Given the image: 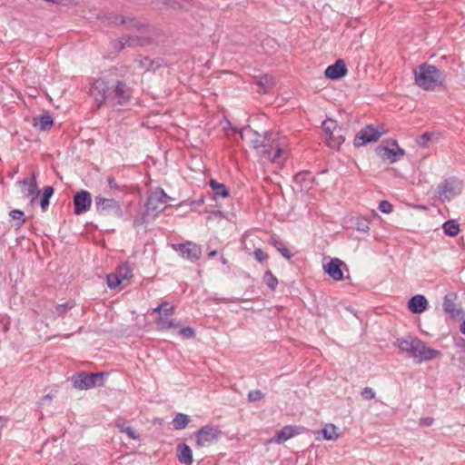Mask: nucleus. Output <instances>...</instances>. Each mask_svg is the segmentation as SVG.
<instances>
[{
    "label": "nucleus",
    "mask_w": 465,
    "mask_h": 465,
    "mask_svg": "<svg viewBox=\"0 0 465 465\" xmlns=\"http://www.w3.org/2000/svg\"><path fill=\"white\" fill-rule=\"evenodd\" d=\"M108 186L112 190H122V187L117 184L114 176L110 175L107 177Z\"/></svg>",
    "instance_id": "obj_52"
},
{
    "label": "nucleus",
    "mask_w": 465,
    "mask_h": 465,
    "mask_svg": "<svg viewBox=\"0 0 465 465\" xmlns=\"http://www.w3.org/2000/svg\"><path fill=\"white\" fill-rule=\"evenodd\" d=\"M355 229L361 232L370 231V221L364 217L359 216L355 220Z\"/></svg>",
    "instance_id": "obj_39"
},
{
    "label": "nucleus",
    "mask_w": 465,
    "mask_h": 465,
    "mask_svg": "<svg viewBox=\"0 0 465 465\" xmlns=\"http://www.w3.org/2000/svg\"><path fill=\"white\" fill-rule=\"evenodd\" d=\"M94 206L99 214L109 215L113 213L118 219L124 221H127L129 219V216H126L123 211L119 202L114 199L95 196Z\"/></svg>",
    "instance_id": "obj_5"
},
{
    "label": "nucleus",
    "mask_w": 465,
    "mask_h": 465,
    "mask_svg": "<svg viewBox=\"0 0 465 465\" xmlns=\"http://www.w3.org/2000/svg\"><path fill=\"white\" fill-rule=\"evenodd\" d=\"M140 66L142 68H145L146 70H149L153 65V61L148 57H143L139 60Z\"/></svg>",
    "instance_id": "obj_51"
},
{
    "label": "nucleus",
    "mask_w": 465,
    "mask_h": 465,
    "mask_svg": "<svg viewBox=\"0 0 465 465\" xmlns=\"http://www.w3.org/2000/svg\"><path fill=\"white\" fill-rule=\"evenodd\" d=\"M209 184L213 189L215 197L221 196L225 198L229 195V190L224 183H219L214 179H211Z\"/></svg>",
    "instance_id": "obj_28"
},
{
    "label": "nucleus",
    "mask_w": 465,
    "mask_h": 465,
    "mask_svg": "<svg viewBox=\"0 0 465 465\" xmlns=\"http://www.w3.org/2000/svg\"><path fill=\"white\" fill-rule=\"evenodd\" d=\"M264 397V394L260 390H252L248 393V401L251 402H254L262 400Z\"/></svg>",
    "instance_id": "obj_45"
},
{
    "label": "nucleus",
    "mask_w": 465,
    "mask_h": 465,
    "mask_svg": "<svg viewBox=\"0 0 465 465\" xmlns=\"http://www.w3.org/2000/svg\"><path fill=\"white\" fill-rule=\"evenodd\" d=\"M379 210L383 213H391L393 210V206L389 201L382 200L379 203Z\"/></svg>",
    "instance_id": "obj_46"
},
{
    "label": "nucleus",
    "mask_w": 465,
    "mask_h": 465,
    "mask_svg": "<svg viewBox=\"0 0 465 465\" xmlns=\"http://www.w3.org/2000/svg\"><path fill=\"white\" fill-rule=\"evenodd\" d=\"M165 306H169V302H164L161 303L160 305H158L157 307L153 309V312L159 313L161 315V314H163V308Z\"/></svg>",
    "instance_id": "obj_57"
},
{
    "label": "nucleus",
    "mask_w": 465,
    "mask_h": 465,
    "mask_svg": "<svg viewBox=\"0 0 465 465\" xmlns=\"http://www.w3.org/2000/svg\"><path fill=\"white\" fill-rule=\"evenodd\" d=\"M75 306V302L74 301L66 302L62 304H58L55 307V317L64 318L66 313Z\"/></svg>",
    "instance_id": "obj_37"
},
{
    "label": "nucleus",
    "mask_w": 465,
    "mask_h": 465,
    "mask_svg": "<svg viewBox=\"0 0 465 465\" xmlns=\"http://www.w3.org/2000/svg\"><path fill=\"white\" fill-rule=\"evenodd\" d=\"M220 260H221V262H222L223 264H227V263H228V260H227L225 257H223V256H222V257L220 258Z\"/></svg>",
    "instance_id": "obj_64"
},
{
    "label": "nucleus",
    "mask_w": 465,
    "mask_h": 465,
    "mask_svg": "<svg viewBox=\"0 0 465 465\" xmlns=\"http://www.w3.org/2000/svg\"><path fill=\"white\" fill-rule=\"evenodd\" d=\"M347 72L345 62L342 59H338L325 69L324 75L330 80H339L345 76Z\"/></svg>",
    "instance_id": "obj_17"
},
{
    "label": "nucleus",
    "mask_w": 465,
    "mask_h": 465,
    "mask_svg": "<svg viewBox=\"0 0 465 465\" xmlns=\"http://www.w3.org/2000/svg\"><path fill=\"white\" fill-rule=\"evenodd\" d=\"M445 234L449 236H456L460 232V224L454 220H449L442 225Z\"/></svg>",
    "instance_id": "obj_33"
},
{
    "label": "nucleus",
    "mask_w": 465,
    "mask_h": 465,
    "mask_svg": "<svg viewBox=\"0 0 465 465\" xmlns=\"http://www.w3.org/2000/svg\"><path fill=\"white\" fill-rule=\"evenodd\" d=\"M253 256L260 262L266 261L268 258L267 254L261 248H256L254 250Z\"/></svg>",
    "instance_id": "obj_48"
},
{
    "label": "nucleus",
    "mask_w": 465,
    "mask_h": 465,
    "mask_svg": "<svg viewBox=\"0 0 465 465\" xmlns=\"http://www.w3.org/2000/svg\"><path fill=\"white\" fill-rule=\"evenodd\" d=\"M10 218L14 221V228L15 231H18L21 229L23 224L26 221V217L25 215V213L22 210L19 209H13L9 212Z\"/></svg>",
    "instance_id": "obj_26"
},
{
    "label": "nucleus",
    "mask_w": 465,
    "mask_h": 465,
    "mask_svg": "<svg viewBox=\"0 0 465 465\" xmlns=\"http://www.w3.org/2000/svg\"><path fill=\"white\" fill-rule=\"evenodd\" d=\"M256 84L263 93H268L273 86V78L268 74H261L255 77Z\"/></svg>",
    "instance_id": "obj_25"
},
{
    "label": "nucleus",
    "mask_w": 465,
    "mask_h": 465,
    "mask_svg": "<svg viewBox=\"0 0 465 465\" xmlns=\"http://www.w3.org/2000/svg\"><path fill=\"white\" fill-rule=\"evenodd\" d=\"M431 134L430 133H424L420 136V140L418 143L420 144L425 145L426 141H428L430 138Z\"/></svg>",
    "instance_id": "obj_56"
},
{
    "label": "nucleus",
    "mask_w": 465,
    "mask_h": 465,
    "mask_svg": "<svg viewBox=\"0 0 465 465\" xmlns=\"http://www.w3.org/2000/svg\"><path fill=\"white\" fill-rule=\"evenodd\" d=\"M232 129L234 132L239 133V134H240L241 138H242V139H243L244 134H243V131H242V130H241V129H240V130H238L237 128H232Z\"/></svg>",
    "instance_id": "obj_62"
},
{
    "label": "nucleus",
    "mask_w": 465,
    "mask_h": 465,
    "mask_svg": "<svg viewBox=\"0 0 465 465\" xmlns=\"http://www.w3.org/2000/svg\"><path fill=\"white\" fill-rule=\"evenodd\" d=\"M147 44L148 40L146 38L130 35H122L118 40L111 42L112 47L118 53L125 48L144 46Z\"/></svg>",
    "instance_id": "obj_12"
},
{
    "label": "nucleus",
    "mask_w": 465,
    "mask_h": 465,
    "mask_svg": "<svg viewBox=\"0 0 465 465\" xmlns=\"http://www.w3.org/2000/svg\"><path fill=\"white\" fill-rule=\"evenodd\" d=\"M415 84L423 90L434 91L444 85L445 77L435 65L422 64L414 70Z\"/></svg>",
    "instance_id": "obj_2"
},
{
    "label": "nucleus",
    "mask_w": 465,
    "mask_h": 465,
    "mask_svg": "<svg viewBox=\"0 0 465 465\" xmlns=\"http://www.w3.org/2000/svg\"><path fill=\"white\" fill-rule=\"evenodd\" d=\"M115 272L122 281L127 280L133 276L132 270L128 264L119 266Z\"/></svg>",
    "instance_id": "obj_40"
},
{
    "label": "nucleus",
    "mask_w": 465,
    "mask_h": 465,
    "mask_svg": "<svg viewBox=\"0 0 465 465\" xmlns=\"http://www.w3.org/2000/svg\"><path fill=\"white\" fill-rule=\"evenodd\" d=\"M116 427L119 429L121 432L126 433L130 439L139 440L140 435L134 430V428L126 426L125 422L116 420Z\"/></svg>",
    "instance_id": "obj_36"
},
{
    "label": "nucleus",
    "mask_w": 465,
    "mask_h": 465,
    "mask_svg": "<svg viewBox=\"0 0 465 465\" xmlns=\"http://www.w3.org/2000/svg\"><path fill=\"white\" fill-rule=\"evenodd\" d=\"M282 153L283 151L281 147L276 146L275 148H272V146L269 144V147L261 152V155L263 159L272 163H280Z\"/></svg>",
    "instance_id": "obj_21"
},
{
    "label": "nucleus",
    "mask_w": 465,
    "mask_h": 465,
    "mask_svg": "<svg viewBox=\"0 0 465 465\" xmlns=\"http://www.w3.org/2000/svg\"><path fill=\"white\" fill-rule=\"evenodd\" d=\"M110 89L109 104L113 106H123L131 101L134 90L124 81L116 80Z\"/></svg>",
    "instance_id": "obj_4"
},
{
    "label": "nucleus",
    "mask_w": 465,
    "mask_h": 465,
    "mask_svg": "<svg viewBox=\"0 0 465 465\" xmlns=\"http://www.w3.org/2000/svg\"><path fill=\"white\" fill-rule=\"evenodd\" d=\"M322 129L326 135H331L337 130V122L332 119H327L322 122Z\"/></svg>",
    "instance_id": "obj_42"
},
{
    "label": "nucleus",
    "mask_w": 465,
    "mask_h": 465,
    "mask_svg": "<svg viewBox=\"0 0 465 465\" xmlns=\"http://www.w3.org/2000/svg\"><path fill=\"white\" fill-rule=\"evenodd\" d=\"M361 396L365 399V400H371L375 397V392L374 391L370 388V387H365L363 388V390L361 391Z\"/></svg>",
    "instance_id": "obj_49"
},
{
    "label": "nucleus",
    "mask_w": 465,
    "mask_h": 465,
    "mask_svg": "<svg viewBox=\"0 0 465 465\" xmlns=\"http://www.w3.org/2000/svg\"><path fill=\"white\" fill-rule=\"evenodd\" d=\"M263 281L271 290H275V288L278 285V279L272 274V272L270 270L265 272Z\"/></svg>",
    "instance_id": "obj_41"
},
{
    "label": "nucleus",
    "mask_w": 465,
    "mask_h": 465,
    "mask_svg": "<svg viewBox=\"0 0 465 465\" xmlns=\"http://www.w3.org/2000/svg\"><path fill=\"white\" fill-rule=\"evenodd\" d=\"M190 422V417L187 414L179 412L172 420V425L175 430L185 429Z\"/></svg>",
    "instance_id": "obj_27"
},
{
    "label": "nucleus",
    "mask_w": 465,
    "mask_h": 465,
    "mask_svg": "<svg viewBox=\"0 0 465 465\" xmlns=\"http://www.w3.org/2000/svg\"><path fill=\"white\" fill-rule=\"evenodd\" d=\"M326 141L328 146L332 148H339L341 144L345 141L344 136L341 134V129H337L333 134L329 135L328 138H326Z\"/></svg>",
    "instance_id": "obj_29"
},
{
    "label": "nucleus",
    "mask_w": 465,
    "mask_h": 465,
    "mask_svg": "<svg viewBox=\"0 0 465 465\" xmlns=\"http://www.w3.org/2000/svg\"><path fill=\"white\" fill-rule=\"evenodd\" d=\"M179 335L183 339H191L195 336V331L192 327H183L179 330Z\"/></svg>",
    "instance_id": "obj_44"
},
{
    "label": "nucleus",
    "mask_w": 465,
    "mask_h": 465,
    "mask_svg": "<svg viewBox=\"0 0 465 465\" xmlns=\"http://www.w3.org/2000/svg\"><path fill=\"white\" fill-rule=\"evenodd\" d=\"M297 434L296 429L293 426H284L281 430L276 432L274 441L277 443H283L289 439Z\"/></svg>",
    "instance_id": "obj_23"
},
{
    "label": "nucleus",
    "mask_w": 465,
    "mask_h": 465,
    "mask_svg": "<svg viewBox=\"0 0 465 465\" xmlns=\"http://www.w3.org/2000/svg\"><path fill=\"white\" fill-rule=\"evenodd\" d=\"M123 25H124L125 29H127V30L134 29L138 32L143 31L146 27L145 24L140 22L134 16H130V17L126 16V24H124Z\"/></svg>",
    "instance_id": "obj_34"
},
{
    "label": "nucleus",
    "mask_w": 465,
    "mask_h": 465,
    "mask_svg": "<svg viewBox=\"0 0 465 465\" xmlns=\"http://www.w3.org/2000/svg\"><path fill=\"white\" fill-rule=\"evenodd\" d=\"M53 124L54 120L48 114H45L34 118V126L38 128L40 131L50 130Z\"/></svg>",
    "instance_id": "obj_22"
},
{
    "label": "nucleus",
    "mask_w": 465,
    "mask_h": 465,
    "mask_svg": "<svg viewBox=\"0 0 465 465\" xmlns=\"http://www.w3.org/2000/svg\"><path fill=\"white\" fill-rule=\"evenodd\" d=\"M394 346L406 352L417 363L431 361L440 355V351L428 347L423 341L411 335L397 339Z\"/></svg>",
    "instance_id": "obj_1"
},
{
    "label": "nucleus",
    "mask_w": 465,
    "mask_h": 465,
    "mask_svg": "<svg viewBox=\"0 0 465 465\" xmlns=\"http://www.w3.org/2000/svg\"><path fill=\"white\" fill-rule=\"evenodd\" d=\"M434 419L431 417H422L419 420V425L420 427H430L433 424Z\"/></svg>",
    "instance_id": "obj_50"
},
{
    "label": "nucleus",
    "mask_w": 465,
    "mask_h": 465,
    "mask_svg": "<svg viewBox=\"0 0 465 465\" xmlns=\"http://www.w3.org/2000/svg\"><path fill=\"white\" fill-rule=\"evenodd\" d=\"M106 281H107V286L110 288V289H114L116 288L117 286H119L121 283H122V280L118 277V275L116 274V272L114 273H111V274H108L107 275V278H106Z\"/></svg>",
    "instance_id": "obj_43"
},
{
    "label": "nucleus",
    "mask_w": 465,
    "mask_h": 465,
    "mask_svg": "<svg viewBox=\"0 0 465 465\" xmlns=\"http://www.w3.org/2000/svg\"><path fill=\"white\" fill-rule=\"evenodd\" d=\"M156 323L159 325L160 330H170L176 329L178 324H176L174 319H170L169 317H163L160 315L156 321Z\"/></svg>",
    "instance_id": "obj_35"
},
{
    "label": "nucleus",
    "mask_w": 465,
    "mask_h": 465,
    "mask_svg": "<svg viewBox=\"0 0 465 465\" xmlns=\"http://www.w3.org/2000/svg\"><path fill=\"white\" fill-rule=\"evenodd\" d=\"M151 219H153L152 217V212L144 207V210H141L134 216L133 226L134 228L138 229L141 226L146 225Z\"/></svg>",
    "instance_id": "obj_24"
},
{
    "label": "nucleus",
    "mask_w": 465,
    "mask_h": 465,
    "mask_svg": "<svg viewBox=\"0 0 465 465\" xmlns=\"http://www.w3.org/2000/svg\"><path fill=\"white\" fill-rule=\"evenodd\" d=\"M6 422L7 419L3 416H0V430L6 425Z\"/></svg>",
    "instance_id": "obj_60"
},
{
    "label": "nucleus",
    "mask_w": 465,
    "mask_h": 465,
    "mask_svg": "<svg viewBox=\"0 0 465 465\" xmlns=\"http://www.w3.org/2000/svg\"><path fill=\"white\" fill-rule=\"evenodd\" d=\"M463 183L456 178L450 177L441 182L437 188L439 199L441 202H450L454 197L461 193Z\"/></svg>",
    "instance_id": "obj_7"
},
{
    "label": "nucleus",
    "mask_w": 465,
    "mask_h": 465,
    "mask_svg": "<svg viewBox=\"0 0 465 465\" xmlns=\"http://www.w3.org/2000/svg\"><path fill=\"white\" fill-rule=\"evenodd\" d=\"M337 427L333 424L326 425L322 430V437L326 440H332L338 438V434L336 432Z\"/></svg>",
    "instance_id": "obj_38"
},
{
    "label": "nucleus",
    "mask_w": 465,
    "mask_h": 465,
    "mask_svg": "<svg viewBox=\"0 0 465 465\" xmlns=\"http://www.w3.org/2000/svg\"><path fill=\"white\" fill-rule=\"evenodd\" d=\"M216 254H217V251H216V250H213V251H211V252L208 253V256H209V257H214Z\"/></svg>",
    "instance_id": "obj_63"
},
{
    "label": "nucleus",
    "mask_w": 465,
    "mask_h": 465,
    "mask_svg": "<svg viewBox=\"0 0 465 465\" xmlns=\"http://www.w3.org/2000/svg\"><path fill=\"white\" fill-rule=\"evenodd\" d=\"M294 179L296 183H303L307 180L311 181V173L309 171L300 172L295 175Z\"/></svg>",
    "instance_id": "obj_47"
},
{
    "label": "nucleus",
    "mask_w": 465,
    "mask_h": 465,
    "mask_svg": "<svg viewBox=\"0 0 465 465\" xmlns=\"http://www.w3.org/2000/svg\"><path fill=\"white\" fill-rule=\"evenodd\" d=\"M20 185L24 186L23 190L24 196L31 197V203H33L39 196V190L36 183L35 174L33 173L30 180L24 179L17 182Z\"/></svg>",
    "instance_id": "obj_18"
},
{
    "label": "nucleus",
    "mask_w": 465,
    "mask_h": 465,
    "mask_svg": "<svg viewBox=\"0 0 465 465\" xmlns=\"http://www.w3.org/2000/svg\"><path fill=\"white\" fill-rule=\"evenodd\" d=\"M277 251L287 260H290L292 257V252L287 247L284 246V244L281 246Z\"/></svg>",
    "instance_id": "obj_53"
},
{
    "label": "nucleus",
    "mask_w": 465,
    "mask_h": 465,
    "mask_svg": "<svg viewBox=\"0 0 465 465\" xmlns=\"http://www.w3.org/2000/svg\"><path fill=\"white\" fill-rule=\"evenodd\" d=\"M177 451V459L180 463L184 465H192L193 459V451L189 445H187L185 442H181L177 445L176 448Z\"/></svg>",
    "instance_id": "obj_20"
},
{
    "label": "nucleus",
    "mask_w": 465,
    "mask_h": 465,
    "mask_svg": "<svg viewBox=\"0 0 465 465\" xmlns=\"http://www.w3.org/2000/svg\"><path fill=\"white\" fill-rule=\"evenodd\" d=\"M245 131L251 132L253 134L254 138L252 139L251 143L252 144V147L255 150H260L261 149V152H262V150H264L267 147H269V144L264 142V139H262V135L259 134L257 132L253 131L250 127L245 128Z\"/></svg>",
    "instance_id": "obj_30"
},
{
    "label": "nucleus",
    "mask_w": 465,
    "mask_h": 465,
    "mask_svg": "<svg viewBox=\"0 0 465 465\" xmlns=\"http://www.w3.org/2000/svg\"><path fill=\"white\" fill-rule=\"evenodd\" d=\"M383 133L384 132L381 131L377 126L368 124L357 133L353 140V144L356 147H360L370 143L377 142Z\"/></svg>",
    "instance_id": "obj_11"
},
{
    "label": "nucleus",
    "mask_w": 465,
    "mask_h": 465,
    "mask_svg": "<svg viewBox=\"0 0 465 465\" xmlns=\"http://www.w3.org/2000/svg\"><path fill=\"white\" fill-rule=\"evenodd\" d=\"M460 331L465 335V320L460 325Z\"/></svg>",
    "instance_id": "obj_61"
},
{
    "label": "nucleus",
    "mask_w": 465,
    "mask_h": 465,
    "mask_svg": "<svg viewBox=\"0 0 465 465\" xmlns=\"http://www.w3.org/2000/svg\"><path fill=\"white\" fill-rule=\"evenodd\" d=\"M457 300L458 294L454 292H448L443 299L442 309L452 319L461 317L464 314L463 310L457 307Z\"/></svg>",
    "instance_id": "obj_15"
},
{
    "label": "nucleus",
    "mask_w": 465,
    "mask_h": 465,
    "mask_svg": "<svg viewBox=\"0 0 465 465\" xmlns=\"http://www.w3.org/2000/svg\"><path fill=\"white\" fill-rule=\"evenodd\" d=\"M174 313V307L170 305L169 306H165L163 308V317H169V316H172L173 315Z\"/></svg>",
    "instance_id": "obj_54"
},
{
    "label": "nucleus",
    "mask_w": 465,
    "mask_h": 465,
    "mask_svg": "<svg viewBox=\"0 0 465 465\" xmlns=\"http://www.w3.org/2000/svg\"><path fill=\"white\" fill-rule=\"evenodd\" d=\"M105 376L106 374L104 372L91 373L81 371L74 374L71 381L75 389L88 390L103 386L104 384Z\"/></svg>",
    "instance_id": "obj_3"
},
{
    "label": "nucleus",
    "mask_w": 465,
    "mask_h": 465,
    "mask_svg": "<svg viewBox=\"0 0 465 465\" xmlns=\"http://www.w3.org/2000/svg\"><path fill=\"white\" fill-rule=\"evenodd\" d=\"M272 132H266V133L264 134V135H263V136H262V139H264V142H265L266 143L270 144V143H269V142H270V140H271V135H272Z\"/></svg>",
    "instance_id": "obj_58"
},
{
    "label": "nucleus",
    "mask_w": 465,
    "mask_h": 465,
    "mask_svg": "<svg viewBox=\"0 0 465 465\" xmlns=\"http://www.w3.org/2000/svg\"><path fill=\"white\" fill-rule=\"evenodd\" d=\"M45 2L59 5V4L70 2V0H45Z\"/></svg>",
    "instance_id": "obj_59"
},
{
    "label": "nucleus",
    "mask_w": 465,
    "mask_h": 465,
    "mask_svg": "<svg viewBox=\"0 0 465 465\" xmlns=\"http://www.w3.org/2000/svg\"><path fill=\"white\" fill-rule=\"evenodd\" d=\"M346 267V264L339 258H332L326 264H323V270L334 281H342L343 272L341 267Z\"/></svg>",
    "instance_id": "obj_16"
},
{
    "label": "nucleus",
    "mask_w": 465,
    "mask_h": 465,
    "mask_svg": "<svg viewBox=\"0 0 465 465\" xmlns=\"http://www.w3.org/2000/svg\"><path fill=\"white\" fill-rule=\"evenodd\" d=\"M74 213L76 215L86 213L92 204L91 193L85 190H80L74 195Z\"/></svg>",
    "instance_id": "obj_14"
},
{
    "label": "nucleus",
    "mask_w": 465,
    "mask_h": 465,
    "mask_svg": "<svg viewBox=\"0 0 465 465\" xmlns=\"http://www.w3.org/2000/svg\"><path fill=\"white\" fill-rule=\"evenodd\" d=\"M167 197L166 193L161 188H158L150 193L144 207L152 212L153 218H155L158 213L164 210Z\"/></svg>",
    "instance_id": "obj_10"
},
{
    "label": "nucleus",
    "mask_w": 465,
    "mask_h": 465,
    "mask_svg": "<svg viewBox=\"0 0 465 465\" xmlns=\"http://www.w3.org/2000/svg\"><path fill=\"white\" fill-rule=\"evenodd\" d=\"M173 249L183 258L192 262L199 260L202 250L199 245L192 242L173 245Z\"/></svg>",
    "instance_id": "obj_13"
},
{
    "label": "nucleus",
    "mask_w": 465,
    "mask_h": 465,
    "mask_svg": "<svg viewBox=\"0 0 465 465\" xmlns=\"http://www.w3.org/2000/svg\"><path fill=\"white\" fill-rule=\"evenodd\" d=\"M269 243L272 245L276 250H278L281 246L283 245V242L276 237H271V239L269 240Z\"/></svg>",
    "instance_id": "obj_55"
},
{
    "label": "nucleus",
    "mask_w": 465,
    "mask_h": 465,
    "mask_svg": "<svg viewBox=\"0 0 465 465\" xmlns=\"http://www.w3.org/2000/svg\"><path fill=\"white\" fill-rule=\"evenodd\" d=\"M375 151L381 159H389L391 163H396L405 154V151L400 148L397 141L391 138L383 141Z\"/></svg>",
    "instance_id": "obj_8"
},
{
    "label": "nucleus",
    "mask_w": 465,
    "mask_h": 465,
    "mask_svg": "<svg viewBox=\"0 0 465 465\" xmlns=\"http://www.w3.org/2000/svg\"><path fill=\"white\" fill-rule=\"evenodd\" d=\"M223 431L216 425H204L193 433L195 446L197 448L209 447L217 442Z\"/></svg>",
    "instance_id": "obj_6"
},
{
    "label": "nucleus",
    "mask_w": 465,
    "mask_h": 465,
    "mask_svg": "<svg viewBox=\"0 0 465 465\" xmlns=\"http://www.w3.org/2000/svg\"><path fill=\"white\" fill-rule=\"evenodd\" d=\"M54 188L52 186H45L43 189V195L40 200V206L43 212H45L50 203V198L54 194Z\"/></svg>",
    "instance_id": "obj_32"
},
{
    "label": "nucleus",
    "mask_w": 465,
    "mask_h": 465,
    "mask_svg": "<svg viewBox=\"0 0 465 465\" xmlns=\"http://www.w3.org/2000/svg\"><path fill=\"white\" fill-rule=\"evenodd\" d=\"M109 90L110 86L104 79L98 78L93 81L89 88V95L93 98L96 108H100L106 102L109 103Z\"/></svg>",
    "instance_id": "obj_9"
},
{
    "label": "nucleus",
    "mask_w": 465,
    "mask_h": 465,
    "mask_svg": "<svg viewBox=\"0 0 465 465\" xmlns=\"http://www.w3.org/2000/svg\"><path fill=\"white\" fill-rule=\"evenodd\" d=\"M103 22L107 23L108 25H124L126 24V16L114 13H108L104 15Z\"/></svg>",
    "instance_id": "obj_31"
},
{
    "label": "nucleus",
    "mask_w": 465,
    "mask_h": 465,
    "mask_svg": "<svg viewBox=\"0 0 465 465\" xmlns=\"http://www.w3.org/2000/svg\"><path fill=\"white\" fill-rule=\"evenodd\" d=\"M428 305L429 303L427 299L421 294L412 296L408 302L409 310L415 314L423 312L427 309Z\"/></svg>",
    "instance_id": "obj_19"
}]
</instances>
